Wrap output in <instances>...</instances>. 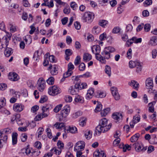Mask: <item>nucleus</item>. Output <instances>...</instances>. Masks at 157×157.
Segmentation results:
<instances>
[{
    "mask_svg": "<svg viewBox=\"0 0 157 157\" xmlns=\"http://www.w3.org/2000/svg\"><path fill=\"white\" fill-rule=\"evenodd\" d=\"M108 120L106 118H103L99 121V124L96 127V130L98 132H105L108 131L111 128L112 124L110 123L107 125Z\"/></svg>",
    "mask_w": 157,
    "mask_h": 157,
    "instance_id": "1",
    "label": "nucleus"
},
{
    "mask_svg": "<svg viewBox=\"0 0 157 157\" xmlns=\"http://www.w3.org/2000/svg\"><path fill=\"white\" fill-rule=\"evenodd\" d=\"M85 144L83 141H79L75 144L74 147V150L76 152L77 157H80L82 155V151L85 148Z\"/></svg>",
    "mask_w": 157,
    "mask_h": 157,
    "instance_id": "2",
    "label": "nucleus"
},
{
    "mask_svg": "<svg viewBox=\"0 0 157 157\" xmlns=\"http://www.w3.org/2000/svg\"><path fill=\"white\" fill-rule=\"evenodd\" d=\"M115 48L112 47H108L105 48L104 51L101 52V56L103 59L105 61V63H105L106 61L105 59H109L110 58V53L115 52Z\"/></svg>",
    "mask_w": 157,
    "mask_h": 157,
    "instance_id": "3",
    "label": "nucleus"
},
{
    "mask_svg": "<svg viewBox=\"0 0 157 157\" xmlns=\"http://www.w3.org/2000/svg\"><path fill=\"white\" fill-rule=\"evenodd\" d=\"M92 52L96 55V59L101 63H105V61L103 59L99 53L100 52V47L97 45H95L91 47Z\"/></svg>",
    "mask_w": 157,
    "mask_h": 157,
    "instance_id": "4",
    "label": "nucleus"
},
{
    "mask_svg": "<svg viewBox=\"0 0 157 157\" xmlns=\"http://www.w3.org/2000/svg\"><path fill=\"white\" fill-rule=\"evenodd\" d=\"M94 18V15L92 13L87 12L85 13L82 17V20L83 22L88 23L91 22Z\"/></svg>",
    "mask_w": 157,
    "mask_h": 157,
    "instance_id": "5",
    "label": "nucleus"
},
{
    "mask_svg": "<svg viewBox=\"0 0 157 157\" xmlns=\"http://www.w3.org/2000/svg\"><path fill=\"white\" fill-rule=\"evenodd\" d=\"M145 83L146 88L149 89L148 92L151 93L153 90V88L154 86L152 79L150 78H147L146 80Z\"/></svg>",
    "mask_w": 157,
    "mask_h": 157,
    "instance_id": "6",
    "label": "nucleus"
},
{
    "mask_svg": "<svg viewBox=\"0 0 157 157\" xmlns=\"http://www.w3.org/2000/svg\"><path fill=\"white\" fill-rule=\"evenodd\" d=\"M133 146L134 147L136 151L137 152L145 151L147 149L146 148L144 147L143 144L140 142H136L133 145Z\"/></svg>",
    "mask_w": 157,
    "mask_h": 157,
    "instance_id": "7",
    "label": "nucleus"
},
{
    "mask_svg": "<svg viewBox=\"0 0 157 157\" xmlns=\"http://www.w3.org/2000/svg\"><path fill=\"white\" fill-rule=\"evenodd\" d=\"M61 92V90L57 86L54 85L50 87V95L55 96Z\"/></svg>",
    "mask_w": 157,
    "mask_h": 157,
    "instance_id": "8",
    "label": "nucleus"
},
{
    "mask_svg": "<svg viewBox=\"0 0 157 157\" xmlns=\"http://www.w3.org/2000/svg\"><path fill=\"white\" fill-rule=\"evenodd\" d=\"M37 89L40 91H42L45 87V82L43 78H39L37 82Z\"/></svg>",
    "mask_w": 157,
    "mask_h": 157,
    "instance_id": "9",
    "label": "nucleus"
},
{
    "mask_svg": "<svg viewBox=\"0 0 157 157\" xmlns=\"http://www.w3.org/2000/svg\"><path fill=\"white\" fill-rule=\"evenodd\" d=\"M8 78L11 81L15 82L18 81L20 79V77L16 73L11 72L8 75Z\"/></svg>",
    "mask_w": 157,
    "mask_h": 157,
    "instance_id": "10",
    "label": "nucleus"
},
{
    "mask_svg": "<svg viewBox=\"0 0 157 157\" xmlns=\"http://www.w3.org/2000/svg\"><path fill=\"white\" fill-rule=\"evenodd\" d=\"M79 85L75 84L74 86H71L69 88V92L73 95H76L77 94L79 90Z\"/></svg>",
    "mask_w": 157,
    "mask_h": 157,
    "instance_id": "11",
    "label": "nucleus"
},
{
    "mask_svg": "<svg viewBox=\"0 0 157 157\" xmlns=\"http://www.w3.org/2000/svg\"><path fill=\"white\" fill-rule=\"evenodd\" d=\"M111 90L113 96L116 100H118L120 99V96L118 92L117 88L113 87L111 88Z\"/></svg>",
    "mask_w": 157,
    "mask_h": 157,
    "instance_id": "12",
    "label": "nucleus"
},
{
    "mask_svg": "<svg viewBox=\"0 0 157 157\" xmlns=\"http://www.w3.org/2000/svg\"><path fill=\"white\" fill-rule=\"evenodd\" d=\"M24 108V106L21 104L15 103L13 105V109L15 111L19 113L23 110Z\"/></svg>",
    "mask_w": 157,
    "mask_h": 157,
    "instance_id": "13",
    "label": "nucleus"
},
{
    "mask_svg": "<svg viewBox=\"0 0 157 157\" xmlns=\"http://www.w3.org/2000/svg\"><path fill=\"white\" fill-rule=\"evenodd\" d=\"M50 70L52 75H56L58 73V66L56 65L52 66L51 64H50Z\"/></svg>",
    "mask_w": 157,
    "mask_h": 157,
    "instance_id": "14",
    "label": "nucleus"
},
{
    "mask_svg": "<svg viewBox=\"0 0 157 157\" xmlns=\"http://www.w3.org/2000/svg\"><path fill=\"white\" fill-rule=\"evenodd\" d=\"M68 115V114L62 110L60 112V115L59 117V121L65 122L66 121V118Z\"/></svg>",
    "mask_w": 157,
    "mask_h": 157,
    "instance_id": "15",
    "label": "nucleus"
},
{
    "mask_svg": "<svg viewBox=\"0 0 157 157\" xmlns=\"http://www.w3.org/2000/svg\"><path fill=\"white\" fill-rule=\"evenodd\" d=\"M94 93V90L93 88L90 89L87 91L86 98L87 100H89L92 98Z\"/></svg>",
    "mask_w": 157,
    "mask_h": 157,
    "instance_id": "16",
    "label": "nucleus"
},
{
    "mask_svg": "<svg viewBox=\"0 0 157 157\" xmlns=\"http://www.w3.org/2000/svg\"><path fill=\"white\" fill-rule=\"evenodd\" d=\"M6 45V49L4 52L5 56L6 57H9L13 53V50L11 48H9Z\"/></svg>",
    "mask_w": 157,
    "mask_h": 157,
    "instance_id": "17",
    "label": "nucleus"
},
{
    "mask_svg": "<svg viewBox=\"0 0 157 157\" xmlns=\"http://www.w3.org/2000/svg\"><path fill=\"white\" fill-rule=\"evenodd\" d=\"M106 95L105 91L98 90L96 92V96L98 98H103L105 97Z\"/></svg>",
    "mask_w": 157,
    "mask_h": 157,
    "instance_id": "18",
    "label": "nucleus"
},
{
    "mask_svg": "<svg viewBox=\"0 0 157 157\" xmlns=\"http://www.w3.org/2000/svg\"><path fill=\"white\" fill-rule=\"evenodd\" d=\"M12 132L11 129L7 128L1 130L0 132V136L2 135H7L10 134Z\"/></svg>",
    "mask_w": 157,
    "mask_h": 157,
    "instance_id": "19",
    "label": "nucleus"
},
{
    "mask_svg": "<svg viewBox=\"0 0 157 157\" xmlns=\"http://www.w3.org/2000/svg\"><path fill=\"white\" fill-rule=\"evenodd\" d=\"M149 44L152 46H155L157 44V36H153L151 37L149 41Z\"/></svg>",
    "mask_w": 157,
    "mask_h": 157,
    "instance_id": "20",
    "label": "nucleus"
},
{
    "mask_svg": "<svg viewBox=\"0 0 157 157\" xmlns=\"http://www.w3.org/2000/svg\"><path fill=\"white\" fill-rule=\"evenodd\" d=\"M128 84L136 90L137 89L139 85V83L134 80H132L131 82H129Z\"/></svg>",
    "mask_w": 157,
    "mask_h": 157,
    "instance_id": "21",
    "label": "nucleus"
},
{
    "mask_svg": "<svg viewBox=\"0 0 157 157\" xmlns=\"http://www.w3.org/2000/svg\"><path fill=\"white\" fill-rule=\"evenodd\" d=\"M48 116V115L45 113L44 114H40L37 115L35 117L34 120L35 121H38L41 120L43 118Z\"/></svg>",
    "mask_w": 157,
    "mask_h": 157,
    "instance_id": "22",
    "label": "nucleus"
},
{
    "mask_svg": "<svg viewBox=\"0 0 157 157\" xmlns=\"http://www.w3.org/2000/svg\"><path fill=\"white\" fill-rule=\"evenodd\" d=\"M20 117V115L19 114H15L11 117V121L12 123H13L15 121H17Z\"/></svg>",
    "mask_w": 157,
    "mask_h": 157,
    "instance_id": "23",
    "label": "nucleus"
},
{
    "mask_svg": "<svg viewBox=\"0 0 157 157\" xmlns=\"http://www.w3.org/2000/svg\"><path fill=\"white\" fill-rule=\"evenodd\" d=\"M75 101L76 102L83 103L84 102V99L83 97L80 95H78L75 97Z\"/></svg>",
    "mask_w": 157,
    "mask_h": 157,
    "instance_id": "24",
    "label": "nucleus"
},
{
    "mask_svg": "<svg viewBox=\"0 0 157 157\" xmlns=\"http://www.w3.org/2000/svg\"><path fill=\"white\" fill-rule=\"evenodd\" d=\"M112 117L114 119L119 121L122 118V116L121 113L117 112L113 114Z\"/></svg>",
    "mask_w": 157,
    "mask_h": 157,
    "instance_id": "25",
    "label": "nucleus"
},
{
    "mask_svg": "<svg viewBox=\"0 0 157 157\" xmlns=\"http://www.w3.org/2000/svg\"><path fill=\"white\" fill-rule=\"evenodd\" d=\"M12 34L11 33L7 32L6 34V36L5 37V45L6 46H7L9 44V41L11 39V37Z\"/></svg>",
    "mask_w": 157,
    "mask_h": 157,
    "instance_id": "26",
    "label": "nucleus"
},
{
    "mask_svg": "<svg viewBox=\"0 0 157 157\" xmlns=\"http://www.w3.org/2000/svg\"><path fill=\"white\" fill-rule=\"evenodd\" d=\"M155 104V101H153L148 104L149 106L148 108V111L149 112L153 113L155 112V109L154 106V105Z\"/></svg>",
    "mask_w": 157,
    "mask_h": 157,
    "instance_id": "27",
    "label": "nucleus"
},
{
    "mask_svg": "<svg viewBox=\"0 0 157 157\" xmlns=\"http://www.w3.org/2000/svg\"><path fill=\"white\" fill-rule=\"evenodd\" d=\"M54 126L57 129H60L63 128L64 130L65 129V125L63 123L56 122L54 124Z\"/></svg>",
    "mask_w": 157,
    "mask_h": 157,
    "instance_id": "28",
    "label": "nucleus"
},
{
    "mask_svg": "<svg viewBox=\"0 0 157 157\" xmlns=\"http://www.w3.org/2000/svg\"><path fill=\"white\" fill-rule=\"evenodd\" d=\"M49 60V53H47L44 56V59L43 62L44 66H46L48 65Z\"/></svg>",
    "mask_w": 157,
    "mask_h": 157,
    "instance_id": "29",
    "label": "nucleus"
},
{
    "mask_svg": "<svg viewBox=\"0 0 157 157\" xmlns=\"http://www.w3.org/2000/svg\"><path fill=\"white\" fill-rule=\"evenodd\" d=\"M92 58L91 55L88 53H85L83 56V59L84 61L87 62L90 61Z\"/></svg>",
    "mask_w": 157,
    "mask_h": 157,
    "instance_id": "30",
    "label": "nucleus"
},
{
    "mask_svg": "<svg viewBox=\"0 0 157 157\" xmlns=\"http://www.w3.org/2000/svg\"><path fill=\"white\" fill-rule=\"evenodd\" d=\"M17 134L16 132L13 133L12 134V140L13 145L17 144Z\"/></svg>",
    "mask_w": 157,
    "mask_h": 157,
    "instance_id": "31",
    "label": "nucleus"
},
{
    "mask_svg": "<svg viewBox=\"0 0 157 157\" xmlns=\"http://www.w3.org/2000/svg\"><path fill=\"white\" fill-rule=\"evenodd\" d=\"M49 107L48 105H44L42 106V113L44 114L45 113L48 115V113L49 111Z\"/></svg>",
    "mask_w": 157,
    "mask_h": 157,
    "instance_id": "32",
    "label": "nucleus"
},
{
    "mask_svg": "<svg viewBox=\"0 0 157 157\" xmlns=\"http://www.w3.org/2000/svg\"><path fill=\"white\" fill-rule=\"evenodd\" d=\"M136 64L135 67H136V71L138 73H140V72L142 69V66L141 64V63L139 62H138V63H136Z\"/></svg>",
    "mask_w": 157,
    "mask_h": 157,
    "instance_id": "33",
    "label": "nucleus"
},
{
    "mask_svg": "<svg viewBox=\"0 0 157 157\" xmlns=\"http://www.w3.org/2000/svg\"><path fill=\"white\" fill-rule=\"evenodd\" d=\"M0 112L3 114L6 115L10 114V112L3 107H0Z\"/></svg>",
    "mask_w": 157,
    "mask_h": 157,
    "instance_id": "34",
    "label": "nucleus"
},
{
    "mask_svg": "<svg viewBox=\"0 0 157 157\" xmlns=\"http://www.w3.org/2000/svg\"><path fill=\"white\" fill-rule=\"evenodd\" d=\"M44 130L43 128L42 127H40L38 128L36 134V136L38 138L41 137Z\"/></svg>",
    "mask_w": 157,
    "mask_h": 157,
    "instance_id": "35",
    "label": "nucleus"
},
{
    "mask_svg": "<svg viewBox=\"0 0 157 157\" xmlns=\"http://www.w3.org/2000/svg\"><path fill=\"white\" fill-rule=\"evenodd\" d=\"M108 21L105 20H100L99 22V25L103 27H105L108 24Z\"/></svg>",
    "mask_w": 157,
    "mask_h": 157,
    "instance_id": "36",
    "label": "nucleus"
},
{
    "mask_svg": "<svg viewBox=\"0 0 157 157\" xmlns=\"http://www.w3.org/2000/svg\"><path fill=\"white\" fill-rule=\"evenodd\" d=\"M76 83V84H78L79 85L78 87L79 90L85 89L87 88V84L85 82H82L81 84L79 82Z\"/></svg>",
    "mask_w": 157,
    "mask_h": 157,
    "instance_id": "37",
    "label": "nucleus"
},
{
    "mask_svg": "<svg viewBox=\"0 0 157 157\" xmlns=\"http://www.w3.org/2000/svg\"><path fill=\"white\" fill-rule=\"evenodd\" d=\"M110 111V109L109 108H107L102 111L101 112V116H105L107 115Z\"/></svg>",
    "mask_w": 157,
    "mask_h": 157,
    "instance_id": "38",
    "label": "nucleus"
},
{
    "mask_svg": "<svg viewBox=\"0 0 157 157\" xmlns=\"http://www.w3.org/2000/svg\"><path fill=\"white\" fill-rule=\"evenodd\" d=\"M131 40L133 43H134L136 44H137L138 43H140L141 42L142 40V38H137L136 37L134 36L132 37L131 38Z\"/></svg>",
    "mask_w": 157,
    "mask_h": 157,
    "instance_id": "39",
    "label": "nucleus"
},
{
    "mask_svg": "<svg viewBox=\"0 0 157 157\" xmlns=\"http://www.w3.org/2000/svg\"><path fill=\"white\" fill-rule=\"evenodd\" d=\"M140 135L139 134H136L132 136L130 138V141L132 142L136 141L138 140Z\"/></svg>",
    "mask_w": 157,
    "mask_h": 157,
    "instance_id": "40",
    "label": "nucleus"
},
{
    "mask_svg": "<svg viewBox=\"0 0 157 157\" xmlns=\"http://www.w3.org/2000/svg\"><path fill=\"white\" fill-rule=\"evenodd\" d=\"M140 115H136L133 117V122L134 124H136L140 121Z\"/></svg>",
    "mask_w": 157,
    "mask_h": 157,
    "instance_id": "41",
    "label": "nucleus"
},
{
    "mask_svg": "<svg viewBox=\"0 0 157 157\" xmlns=\"http://www.w3.org/2000/svg\"><path fill=\"white\" fill-rule=\"evenodd\" d=\"M105 70V73L107 74L109 76H111V69L110 66L108 65L106 66Z\"/></svg>",
    "mask_w": 157,
    "mask_h": 157,
    "instance_id": "42",
    "label": "nucleus"
},
{
    "mask_svg": "<svg viewBox=\"0 0 157 157\" xmlns=\"http://www.w3.org/2000/svg\"><path fill=\"white\" fill-rule=\"evenodd\" d=\"M68 131L72 133H75L77 132V129L75 127L69 126Z\"/></svg>",
    "mask_w": 157,
    "mask_h": 157,
    "instance_id": "43",
    "label": "nucleus"
},
{
    "mask_svg": "<svg viewBox=\"0 0 157 157\" xmlns=\"http://www.w3.org/2000/svg\"><path fill=\"white\" fill-rule=\"evenodd\" d=\"M102 109V105L100 102H98L97 106L94 110L95 112H98L101 111Z\"/></svg>",
    "mask_w": 157,
    "mask_h": 157,
    "instance_id": "44",
    "label": "nucleus"
},
{
    "mask_svg": "<svg viewBox=\"0 0 157 157\" xmlns=\"http://www.w3.org/2000/svg\"><path fill=\"white\" fill-rule=\"evenodd\" d=\"M48 99V97L45 95L42 96L40 98L39 102L41 103H43L46 102Z\"/></svg>",
    "mask_w": 157,
    "mask_h": 157,
    "instance_id": "45",
    "label": "nucleus"
},
{
    "mask_svg": "<svg viewBox=\"0 0 157 157\" xmlns=\"http://www.w3.org/2000/svg\"><path fill=\"white\" fill-rule=\"evenodd\" d=\"M82 114V113L80 111H78L74 113H73L72 115V117L75 119L78 117L81 116Z\"/></svg>",
    "mask_w": 157,
    "mask_h": 157,
    "instance_id": "46",
    "label": "nucleus"
},
{
    "mask_svg": "<svg viewBox=\"0 0 157 157\" xmlns=\"http://www.w3.org/2000/svg\"><path fill=\"white\" fill-rule=\"evenodd\" d=\"M137 61H134L132 60L130 61L129 63V66L131 68H134L136 64V63H138Z\"/></svg>",
    "mask_w": 157,
    "mask_h": 157,
    "instance_id": "47",
    "label": "nucleus"
},
{
    "mask_svg": "<svg viewBox=\"0 0 157 157\" xmlns=\"http://www.w3.org/2000/svg\"><path fill=\"white\" fill-rule=\"evenodd\" d=\"M57 145L58 148L60 150H62L64 149V145L61 141L59 140L57 143Z\"/></svg>",
    "mask_w": 157,
    "mask_h": 157,
    "instance_id": "48",
    "label": "nucleus"
},
{
    "mask_svg": "<svg viewBox=\"0 0 157 157\" xmlns=\"http://www.w3.org/2000/svg\"><path fill=\"white\" fill-rule=\"evenodd\" d=\"M10 31L11 33H14L17 30V27L14 25H13L12 24L10 25Z\"/></svg>",
    "mask_w": 157,
    "mask_h": 157,
    "instance_id": "49",
    "label": "nucleus"
},
{
    "mask_svg": "<svg viewBox=\"0 0 157 157\" xmlns=\"http://www.w3.org/2000/svg\"><path fill=\"white\" fill-rule=\"evenodd\" d=\"M132 49L131 48H130L128 49V50L127 52L126 57L129 59H131L132 57Z\"/></svg>",
    "mask_w": 157,
    "mask_h": 157,
    "instance_id": "50",
    "label": "nucleus"
},
{
    "mask_svg": "<svg viewBox=\"0 0 157 157\" xmlns=\"http://www.w3.org/2000/svg\"><path fill=\"white\" fill-rule=\"evenodd\" d=\"M71 7L73 10H76L78 7V6L76 3L74 2H72L70 4Z\"/></svg>",
    "mask_w": 157,
    "mask_h": 157,
    "instance_id": "51",
    "label": "nucleus"
},
{
    "mask_svg": "<svg viewBox=\"0 0 157 157\" xmlns=\"http://www.w3.org/2000/svg\"><path fill=\"white\" fill-rule=\"evenodd\" d=\"M62 110L69 114L70 111V108L69 105H66Z\"/></svg>",
    "mask_w": 157,
    "mask_h": 157,
    "instance_id": "52",
    "label": "nucleus"
},
{
    "mask_svg": "<svg viewBox=\"0 0 157 157\" xmlns=\"http://www.w3.org/2000/svg\"><path fill=\"white\" fill-rule=\"evenodd\" d=\"M62 106V104H59L57 105L54 109V111L56 113H58L61 109Z\"/></svg>",
    "mask_w": 157,
    "mask_h": 157,
    "instance_id": "53",
    "label": "nucleus"
},
{
    "mask_svg": "<svg viewBox=\"0 0 157 157\" xmlns=\"http://www.w3.org/2000/svg\"><path fill=\"white\" fill-rule=\"evenodd\" d=\"M57 61V59L54 55H50V62L52 63H56Z\"/></svg>",
    "mask_w": 157,
    "mask_h": 157,
    "instance_id": "54",
    "label": "nucleus"
},
{
    "mask_svg": "<svg viewBox=\"0 0 157 157\" xmlns=\"http://www.w3.org/2000/svg\"><path fill=\"white\" fill-rule=\"evenodd\" d=\"M81 62V58L79 56H77L76 58L74 64L75 65H78Z\"/></svg>",
    "mask_w": 157,
    "mask_h": 157,
    "instance_id": "55",
    "label": "nucleus"
},
{
    "mask_svg": "<svg viewBox=\"0 0 157 157\" xmlns=\"http://www.w3.org/2000/svg\"><path fill=\"white\" fill-rule=\"evenodd\" d=\"M86 138V139L89 140L90 139L92 136V134L90 131H87L85 134Z\"/></svg>",
    "mask_w": 157,
    "mask_h": 157,
    "instance_id": "56",
    "label": "nucleus"
},
{
    "mask_svg": "<svg viewBox=\"0 0 157 157\" xmlns=\"http://www.w3.org/2000/svg\"><path fill=\"white\" fill-rule=\"evenodd\" d=\"M21 141L23 142H25L27 139V136L26 133L22 134L20 136Z\"/></svg>",
    "mask_w": 157,
    "mask_h": 157,
    "instance_id": "57",
    "label": "nucleus"
},
{
    "mask_svg": "<svg viewBox=\"0 0 157 157\" xmlns=\"http://www.w3.org/2000/svg\"><path fill=\"white\" fill-rule=\"evenodd\" d=\"M49 128H47L46 129V131L47 132L48 136L45 135H43L42 136V139L44 140H48V137L49 134V132L48 131Z\"/></svg>",
    "mask_w": 157,
    "mask_h": 157,
    "instance_id": "58",
    "label": "nucleus"
},
{
    "mask_svg": "<svg viewBox=\"0 0 157 157\" xmlns=\"http://www.w3.org/2000/svg\"><path fill=\"white\" fill-rule=\"evenodd\" d=\"M72 73V71H71L68 70V71L65 73H64L63 75V77L64 78L68 77L70 76Z\"/></svg>",
    "mask_w": 157,
    "mask_h": 157,
    "instance_id": "59",
    "label": "nucleus"
},
{
    "mask_svg": "<svg viewBox=\"0 0 157 157\" xmlns=\"http://www.w3.org/2000/svg\"><path fill=\"white\" fill-rule=\"evenodd\" d=\"M85 68L86 66L84 63H81L78 67V69L79 70L81 71H84Z\"/></svg>",
    "mask_w": 157,
    "mask_h": 157,
    "instance_id": "60",
    "label": "nucleus"
},
{
    "mask_svg": "<svg viewBox=\"0 0 157 157\" xmlns=\"http://www.w3.org/2000/svg\"><path fill=\"white\" fill-rule=\"evenodd\" d=\"M51 151H54L55 152V153L57 155H59L61 152V150H58L56 147H54L51 150Z\"/></svg>",
    "mask_w": 157,
    "mask_h": 157,
    "instance_id": "61",
    "label": "nucleus"
},
{
    "mask_svg": "<svg viewBox=\"0 0 157 157\" xmlns=\"http://www.w3.org/2000/svg\"><path fill=\"white\" fill-rule=\"evenodd\" d=\"M152 58L153 59H155L157 55V50L155 49H153L151 52Z\"/></svg>",
    "mask_w": 157,
    "mask_h": 157,
    "instance_id": "62",
    "label": "nucleus"
},
{
    "mask_svg": "<svg viewBox=\"0 0 157 157\" xmlns=\"http://www.w3.org/2000/svg\"><path fill=\"white\" fill-rule=\"evenodd\" d=\"M6 99L4 98H2L0 100V107H3L6 105Z\"/></svg>",
    "mask_w": 157,
    "mask_h": 157,
    "instance_id": "63",
    "label": "nucleus"
},
{
    "mask_svg": "<svg viewBox=\"0 0 157 157\" xmlns=\"http://www.w3.org/2000/svg\"><path fill=\"white\" fill-rule=\"evenodd\" d=\"M7 88V86L6 84L4 83H0V90H4Z\"/></svg>",
    "mask_w": 157,
    "mask_h": 157,
    "instance_id": "64",
    "label": "nucleus"
}]
</instances>
